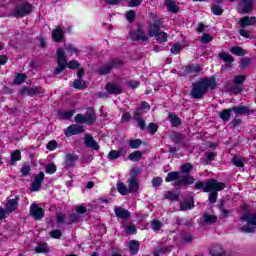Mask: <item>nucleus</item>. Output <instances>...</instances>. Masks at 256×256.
<instances>
[{"instance_id": "1", "label": "nucleus", "mask_w": 256, "mask_h": 256, "mask_svg": "<svg viewBox=\"0 0 256 256\" xmlns=\"http://www.w3.org/2000/svg\"><path fill=\"white\" fill-rule=\"evenodd\" d=\"M193 171V165L189 162L184 163L179 171L169 172L165 178L166 183L174 182V187H183L186 185H193L195 178L189 173Z\"/></svg>"}, {"instance_id": "2", "label": "nucleus", "mask_w": 256, "mask_h": 256, "mask_svg": "<svg viewBox=\"0 0 256 256\" xmlns=\"http://www.w3.org/2000/svg\"><path fill=\"white\" fill-rule=\"evenodd\" d=\"M217 85H219V83L215 77L201 78L199 81L192 84L190 95L192 99H203V95L207 94L209 89H217Z\"/></svg>"}, {"instance_id": "3", "label": "nucleus", "mask_w": 256, "mask_h": 256, "mask_svg": "<svg viewBox=\"0 0 256 256\" xmlns=\"http://www.w3.org/2000/svg\"><path fill=\"white\" fill-rule=\"evenodd\" d=\"M227 187V184L219 182L215 179H209L205 183L198 181L195 183L194 188L201 190L204 193H209V191H223Z\"/></svg>"}, {"instance_id": "4", "label": "nucleus", "mask_w": 256, "mask_h": 256, "mask_svg": "<svg viewBox=\"0 0 256 256\" xmlns=\"http://www.w3.org/2000/svg\"><path fill=\"white\" fill-rule=\"evenodd\" d=\"M139 173H141L139 168H134L130 172V178L128 179V191L130 193H137L139 191Z\"/></svg>"}, {"instance_id": "5", "label": "nucleus", "mask_w": 256, "mask_h": 256, "mask_svg": "<svg viewBox=\"0 0 256 256\" xmlns=\"http://www.w3.org/2000/svg\"><path fill=\"white\" fill-rule=\"evenodd\" d=\"M57 63L58 66L54 70V75H60V73H63L67 69V56L61 48L57 50Z\"/></svg>"}, {"instance_id": "6", "label": "nucleus", "mask_w": 256, "mask_h": 256, "mask_svg": "<svg viewBox=\"0 0 256 256\" xmlns=\"http://www.w3.org/2000/svg\"><path fill=\"white\" fill-rule=\"evenodd\" d=\"M151 17L153 19V23H150L148 26V35L149 37H155L159 31H161V27H163V22L161 19H157V16L154 14H151Z\"/></svg>"}, {"instance_id": "7", "label": "nucleus", "mask_w": 256, "mask_h": 256, "mask_svg": "<svg viewBox=\"0 0 256 256\" xmlns=\"http://www.w3.org/2000/svg\"><path fill=\"white\" fill-rule=\"evenodd\" d=\"M255 2L253 0H240L238 3V13L242 15H247V13H251L253 11V6Z\"/></svg>"}, {"instance_id": "8", "label": "nucleus", "mask_w": 256, "mask_h": 256, "mask_svg": "<svg viewBox=\"0 0 256 256\" xmlns=\"http://www.w3.org/2000/svg\"><path fill=\"white\" fill-rule=\"evenodd\" d=\"M31 11H33V6L31 4H19L13 15L14 17H25L26 15H29V13H31Z\"/></svg>"}, {"instance_id": "9", "label": "nucleus", "mask_w": 256, "mask_h": 256, "mask_svg": "<svg viewBox=\"0 0 256 256\" xmlns=\"http://www.w3.org/2000/svg\"><path fill=\"white\" fill-rule=\"evenodd\" d=\"M123 65V61L119 59L112 60L109 64H106L98 69L99 75H107L108 73H111V69H114V67H121Z\"/></svg>"}, {"instance_id": "10", "label": "nucleus", "mask_w": 256, "mask_h": 256, "mask_svg": "<svg viewBox=\"0 0 256 256\" xmlns=\"http://www.w3.org/2000/svg\"><path fill=\"white\" fill-rule=\"evenodd\" d=\"M130 38L133 41H142V43H147L149 41V35L143 32V28L139 27L137 30L130 32Z\"/></svg>"}, {"instance_id": "11", "label": "nucleus", "mask_w": 256, "mask_h": 256, "mask_svg": "<svg viewBox=\"0 0 256 256\" xmlns=\"http://www.w3.org/2000/svg\"><path fill=\"white\" fill-rule=\"evenodd\" d=\"M30 215L36 219V221H41V219L45 217V210L39 207V204L33 203L30 206Z\"/></svg>"}, {"instance_id": "12", "label": "nucleus", "mask_w": 256, "mask_h": 256, "mask_svg": "<svg viewBox=\"0 0 256 256\" xmlns=\"http://www.w3.org/2000/svg\"><path fill=\"white\" fill-rule=\"evenodd\" d=\"M84 145L88 149H92L93 151H99V143L96 142L95 138H93L91 134H86L84 138Z\"/></svg>"}, {"instance_id": "13", "label": "nucleus", "mask_w": 256, "mask_h": 256, "mask_svg": "<svg viewBox=\"0 0 256 256\" xmlns=\"http://www.w3.org/2000/svg\"><path fill=\"white\" fill-rule=\"evenodd\" d=\"M20 95H28L29 97H35V95H39L41 91L37 86L29 87L24 86L19 91Z\"/></svg>"}, {"instance_id": "14", "label": "nucleus", "mask_w": 256, "mask_h": 256, "mask_svg": "<svg viewBox=\"0 0 256 256\" xmlns=\"http://www.w3.org/2000/svg\"><path fill=\"white\" fill-rule=\"evenodd\" d=\"M45 180V173L40 172L38 175L34 177V182L31 185V191H39L41 189V185Z\"/></svg>"}, {"instance_id": "15", "label": "nucleus", "mask_w": 256, "mask_h": 256, "mask_svg": "<svg viewBox=\"0 0 256 256\" xmlns=\"http://www.w3.org/2000/svg\"><path fill=\"white\" fill-rule=\"evenodd\" d=\"M83 131H85L83 126H79L77 124H73V125H70L66 129L65 135H66V137H71V135H79V133H83Z\"/></svg>"}, {"instance_id": "16", "label": "nucleus", "mask_w": 256, "mask_h": 256, "mask_svg": "<svg viewBox=\"0 0 256 256\" xmlns=\"http://www.w3.org/2000/svg\"><path fill=\"white\" fill-rule=\"evenodd\" d=\"M114 213L118 219H123L124 221H127L131 217V212L123 207H116Z\"/></svg>"}, {"instance_id": "17", "label": "nucleus", "mask_w": 256, "mask_h": 256, "mask_svg": "<svg viewBox=\"0 0 256 256\" xmlns=\"http://www.w3.org/2000/svg\"><path fill=\"white\" fill-rule=\"evenodd\" d=\"M238 23H239L240 27H242V29H245V27L256 25V17L255 16H251V17L245 16V17H242Z\"/></svg>"}, {"instance_id": "18", "label": "nucleus", "mask_w": 256, "mask_h": 256, "mask_svg": "<svg viewBox=\"0 0 256 256\" xmlns=\"http://www.w3.org/2000/svg\"><path fill=\"white\" fill-rule=\"evenodd\" d=\"M17 207H19V198L10 199L7 201L4 210L7 213H13L14 211H17Z\"/></svg>"}, {"instance_id": "19", "label": "nucleus", "mask_w": 256, "mask_h": 256, "mask_svg": "<svg viewBox=\"0 0 256 256\" xmlns=\"http://www.w3.org/2000/svg\"><path fill=\"white\" fill-rule=\"evenodd\" d=\"M75 161H79V156L75 154H66L64 165L67 169L75 167Z\"/></svg>"}, {"instance_id": "20", "label": "nucleus", "mask_w": 256, "mask_h": 256, "mask_svg": "<svg viewBox=\"0 0 256 256\" xmlns=\"http://www.w3.org/2000/svg\"><path fill=\"white\" fill-rule=\"evenodd\" d=\"M195 207V203L192 197L184 199L183 202L180 203L179 211H189V209H193Z\"/></svg>"}, {"instance_id": "21", "label": "nucleus", "mask_w": 256, "mask_h": 256, "mask_svg": "<svg viewBox=\"0 0 256 256\" xmlns=\"http://www.w3.org/2000/svg\"><path fill=\"white\" fill-rule=\"evenodd\" d=\"M63 37H65V31H63V29L55 28L52 31V39L56 43H61V41H63Z\"/></svg>"}, {"instance_id": "22", "label": "nucleus", "mask_w": 256, "mask_h": 256, "mask_svg": "<svg viewBox=\"0 0 256 256\" xmlns=\"http://www.w3.org/2000/svg\"><path fill=\"white\" fill-rule=\"evenodd\" d=\"M209 253L211 256H223L225 255V250H223V247L219 244H214L210 247Z\"/></svg>"}, {"instance_id": "23", "label": "nucleus", "mask_w": 256, "mask_h": 256, "mask_svg": "<svg viewBox=\"0 0 256 256\" xmlns=\"http://www.w3.org/2000/svg\"><path fill=\"white\" fill-rule=\"evenodd\" d=\"M85 119H86V125H93V123H95L96 118H95V111L93 110V108H87Z\"/></svg>"}, {"instance_id": "24", "label": "nucleus", "mask_w": 256, "mask_h": 256, "mask_svg": "<svg viewBox=\"0 0 256 256\" xmlns=\"http://www.w3.org/2000/svg\"><path fill=\"white\" fill-rule=\"evenodd\" d=\"M165 5L169 11V13H179L180 7L173 0H166Z\"/></svg>"}, {"instance_id": "25", "label": "nucleus", "mask_w": 256, "mask_h": 256, "mask_svg": "<svg viewBox=\"0 0 256 256\" xmlns=\"http://www.w3.org/2000/svg\"><path fill=\"white\" fill-rule=\"evenodd\" d=\"M168 119H169L170 123L172 124V127H181V125L183 123L181 121V118H179V116H177V114L169 113Z\"/></svg>"}, {"instance_id": "26", "label": "nucleus", "mask_w": 256, "mask_h": 256, "mask_svg": "<svg viewBox=\"0 0 256 256\" xmlns=\"http://www.w3.org/2000/svg\"><path fill=\"white\" fill-rule=\"evenodd\" d=\"M106 91L110 93V95H119L122 93L121 87L111 83L106 85Z\"/></svg>"}, {"instance_id": "27", "label": "nucleus", "mask_w": 256, "mask_h": 256, "mask_svg": "<svg viewBox=\"0 0 256 256\" xmlns=\"http://www.w3.org/2000/svg\"><path fill=\"white\" fill-rule=\"evenodd\" d=\"M232 111L236 115H249V113H251V110L247 106L233 107Z\"/></svg>"}, {"instance_id": "28", "label": "nucleus", "mask_w": 256, "mask_h": 256, "mask_svg": "<svg viewBox=\"0 0 256 256\" xmlns=\"http://www.w3.org/2000/svg\"><path fill=\"white\" fill-rule=\"evenodd\" d=\"M171 141L178 145L179 143H183L185 141V135L179 133V132H173L170 136Z\"/></svg>"}, {"instance_id": "29", "label": "nucleus", "mask_w": 256, "mask_h": 256, "mask_svg": "<svg viewBox=\"0 0 256 256\" xmlns=\"http://www.w3.org/2000/svg\"><path fill=\"white\" fill-rule=\"evenodd\" d=\"M217 222V216L204 213L201 223L212 224Z\"/></svg>"}, {"instance_id": "30", "label": "nucleus", "mask_w": 256, "mask_h": 256, "mask_svg": "<svg viewBox=\"0 0 256 256\" xmlns=\"http://www.w3.org/2000/svg\"><path fill=\"white\" fill-rule=\"evenodd\" d=\"M142 158H143V152L141 151H134L128 155V159L130 161H133L134 163H137V161H141Z\"/></svg>"}, {"instance_id": "31", "label": "nucleus", "mask_w": 256, "mask_h": 256, "mask_svg": "<svg viewBox=\"0 0 256 256\" xmlns=\"http://www.w3.org/2000/svg\"><path fill=\"white\" fill-rule=\"evenodd\" d=\"M231 113H233V108L225 109L220 112L219 117L222 121H229L231 119Z\"/></svg>"}, {"instance_id": "32", "label": "nucleus", "mask_w": 256, "mask_h": 256, "mask_svg": "<svg viewBox=\"0 0 256 256\" xmlns=\"http://www.w3.org/2000/svg\"><path fill=\"white\" fill-rule=\"evenodd\" d=\"M117 191H118V193H120V195H124V196L131 193L129 191V188H127V186H125V184L123 182L117 183Z\"/></svg>"}, {"instance_id": "33", "label": "nucleus", "mask_w": 256, "mask_h": 256, "mask_svg": "<svg viewBox=\"0 0 256 256\" xmlns=\"http://www.w3.org/2000/svg\"><path fill=\"white\" fill-rule=\"evenodd\" d=\"M131 255H137L139 253V242L132 240L129 244Z\"/></svg>"}, {"instance_id": "34", "label": "nucleus", "mask_w": 256, "mask_h": 256, "mask_svg": "<svg viewBox=\"0 0 256 256\" xmlns=\"http://www.w3.org/2000/svg\"><path fill=\"white\" fill-rule=\"evenodd\" d=\"M27 81V76L25 74H16L13 85H21Z\"/></svg>"}, {"instance_id": "35", "label": "nucleus", "mask_w": 256, "mask_h": 256, "mask_svg": "<svg viewBox=\"0 0 256 256\" xmlns=\"http://www.w3.org/2000/svg\"><path fill=\"white\" fill-rule=\"evenodd\" d=\"M164 199H168L169 201H179V194L168 191L164 194Z\"/></svg>"}, {"instance_id": "36", "label": "nucleus", "mask_w": 256, "mask_h": 256, "mask_svg": "<svg viewBox=\"0 0 256 256\" xmlns=\"http://www.w3.org/2000/svg\"><path fill=\"white\" fill-rule=\"evenodd\" d=\"M73 87L75 89H85V87H87V83L85 80H83V78H78L73 82Z\"/></svg>"}, {"instance_id": "37", "label": "nucleus", "mask_w": 256, "mask_h": 256, "mask_svg": "<svg viewBox=\"0 0 256 256\" xmlns=\"http://www.w3.org/2000/svg\"><path fill=\"white\" fill-rule=\"evenodd\" d=\"M16 161H21V151L15 150L11 154V165H15Z\"/></svg>"}, {"instance_id": "38", "label": "nucleus", "mask_w": 256, "mask_h": 256, "mask_svg": "<svg viewBox=\"0 0 256 256\" xmlns=\"http://www.w3.org/2000/svg\"><path fill=\"white\" fill-rule=\"evenodd\" d=\"M35 251L36 253H49V246L47 245V243L39 244L35 248Z\"/></svg>"}, {"instance_id": "39", "label": "nucleus", "mask_w": 256, "mask_h": 256, "mask_svg": "<svg viewBox=\"0 0 256 256\" xmlns=\"http://www.w3.org/2000/svg\"><path fill=\"white\" fill-rule=\"evenodd\" d=\"M219 57L222 61H225L226 63H233V61H235V59H233V56L226 52L221 53Z\"/></svg>"}, {"instance_id": "40", "label": "nucleus", "mask_w": 256, "mask_h": 256, "mask_svg": "<svg viewBox=\"0 0 256 256\" xmlns=\"http://www.w3.org/2000/svg\"><path fill=\"white\" fill-rule=\"evenodd\" d=\"M79 221H81V215L75 212L70 215V219L67 221V224L71 225L72 223H77Z\"/></svg>"}, {"instance_id": "41", "label": "nucleus", "mask_w": 256, "mask_h": 256, "mask_svg": "<svg viewBox=\"0 0 256 256\" xmlns=\"http://www.w3.org/2000/svg\"><path fill=\"white\" fill-rule=\"evenodd\" d=\"M230 51L233 55H237L238 57H243L245 55V50L241 47H232Z\"/></svg>"}, {"instance_id": "42", "label": "nucleus", "mask_w": 256, "mask_h": 256, "mask_svg": "<svg viewBox=\"0 0 256 256\" xmlns=\"http://www.w3.org/2000/svg\"><path fill=\"white\" fill-rule=\"evenodd\" d=\"M119 157H121V152L117 151V150H111L108 153V159L109 161H115V159H119Z\"/></svg>"}, {"instance_id": "43", "label": "nucleus", "mask_w": 256, "mask_h": 256, "mask_svg": "<svg viewBox=\"0 0 256 256\" xmlns=\"http://www.w3.org/2000/svg\"><path fill=\"white\" fill-rule=\"evenodd\" d=\"M161 227H163V222H161L160 220H153L151 222V228L154 231H161Z\"/></svg>"}, {"instance_id": "44", "label": "nucleus", "mask_w": 256, "mask_h": 256, "mask_svg": "<svg viewBox=\"0 0 256 256\" xmlns=\"http://www.w3.org/2000/svg\"><path fill=\"white\" fill-rule=\"evenodd\" d=\"M157 129H159V125L156 123H150L147 127V131L150 135H155V133H157Z\"/></svg>"}, {"instance_id": "45", "label": "nucleus", "mask_w": 256, "mask_h": 256, "mask_svg": "<svg viewBox=\"0 0 256 256\" xmlns=\"http://www.w3.org/2000/svg\"><path fill=\"white\" fill-rule=\"evenodd\" d=\"M181 49H183V46H181L180 43H176L171 47L170 51L173 55H179V53H181Z\"/></svg>"}, {"instance_id": "46", "label": "nucleus", "mask_w": 256, "mask_h": 256, "mask_svg": "<svg viewBox=\"0 0 256 256\" xmlns=\"http://www.w3.org/2000/svg\"><path fill=\"white\" fill-rule=\"evenodd\" d=\"M73 113L74 112L71 111V110L60 112L59 113V118L64 119V120L71 119V117H73Z\"/></svg>"}, {"instance_id": "47", "label": "nucleus", "mask_w": 256, "mask_h": 256, "mask_svg": "<svg viewBox=\"0 0 256 256\" xmlns=\"http://www.w3.org/2000/svg\"><path fill=\"white\" fill-rule=\"evenodd\" d=\"M154 37L159 43H165V41H167V33L165 32H158Z\"/></svg>"}, {"instance_id": "48", "label": "nucleus", "mask_w": 256, "mask_h": 256, "mask_svg": "<svg viewBox=\"0 0 256 256\" xmlns=\"http://www.w3.org/2000/svg\"><path fill=\"white\" fill-rule=\"evenodd\" d=\"M211 41H213V36H211V34L208 33H204L200 38V42L203 44L211 43Z\"/></svg>"}, {"instance_id": "49", "label": "nucleus", "mask_w": 256, "mask_h": 256, "mask_svg": "<svg viewBox=\"0 0 256 256\" xmlns=\"http://www.w3.org/2000/svg\"><path fill=\"white\" fill-rule=\"evenodd\" d=\"M245 79H247V76L245 75H238L234 77V85H243L245 83Z\"/></svg>"}, {"instance_id": "50", "label": "nucleus", "mask_w": 256, "mask_h": 256, "mask_svg": "<svg viewBox=\"0 0 256 256\" xmlns=\"http://www.w3.org/2000/svg\"><path fill=\"white\" fill-rule=\"evenodd\" d=\"M141 139H135V140H130L129 145L131 149H139V146L142 145Z\"/></svg>"}, {"instance_id": "51", "label": "nucleus", "mask_w": 256, "mask_h": 256, "mask_svg": "<svg viewBox=\"0 0 256 256\" xmlns=\"http://www.w3.org/2000/svg\"><path fill=\"white\" fill-rule=\"evenodd\" d=\"M45 168H46V173H48L49 175H53V173L57 171V166L53 163L47 164Z\"/></svg>"}, {"instance_id": "52", "label": "nucleus", "mask_w": 256, "mask_h": 256, "mask_svg": "<svg viewBox=\"0 0 256 256\" xmlns=\"http://www.w3.org/2000/svg\"><path fill=\"white\" fill-rule=\"evenodd\" d=\"M219 209L221 211L222 217H227V215H229V211L225 209V200H221L219 204Z\"/></svg>"}, {"instance_id": "53", "label": "nucleus", "mask_w": 256, "mask_h": 256, "mask_svg": "<svg viewBox=\"0 0 256 256\" xmlns=\"http://www.w3.org/2000/svg\"><path fill=\"white\" fill-rule=\"evenodd\" d=\"M232 163L235 165V167H243L244 165L243 158L241 156L234 157L232 159Z\"/></svg>"}, {"instance_id": "54", "label": "nucleus", "mask_w": 256, "mask_h": 256, "mask_svg": "<svg viewBox=\"0 0 256 256\" xmlns=\"http://www.w3.org/2000/svg\"><path fill=\"white\" fill-rule=\"evenodd\" d=\"M211 11L214 15H223V8H221L219 5H213L211 7Z\"/></svg>"}, {"instance_id": "55", "label": "nucleus", "mask_w": 256, "mask_h": 256, "mask_svg": "<svg viewBox=\"0 0 256 256\" xmlns=\"http://www.w3.org/2000/svg\"><path fill=\"white\" fill-rule=\"evenodd\" d=\"M202 70L203 68H201L199 65L190 66L187 68L188 73H201Z\"/></svg>"}, {"instance_id": "56", "label": "nucleus", "mask_w": 256, "mask_h": 256, "mask_svg": "<svg viewBox=\"0 0 256 256\" xmlns=\"http://www.w3.org/2000/svg\"><path fill=\"white\" fill-rule=\"evenodd\" d=\"M65 50L68 51V53H70V55H73V53H75V55H79V49L75 48V46H73L71 44L66 46Z\"/></svg>"}, {"instance_id": "57", "label": "nucleus", "mask_w": 256, "mask_h": 256, "mask_svg": "<svg viewBox=\"0 0 256 256\" xmlns=\"http://www.w3.org/2000/svg\"><path fill=\"white\" fill-rule=\"evenodd\" d=\"M126 19L129 23L135 21V10H130L126 13Z\"/></svg>"}, {"instance_id": "58", "label": "nucleus", "mask_w": 256, "mask_h": 256, "mask_svg": "<svg viewBox=\"0 0 256 256\" xmlns=\"http://www.w3.org/2000/svg\"><path fill=\"white\" fill-rule=\"evenodd\" d=\"M74 121H75V123H87L85 115H83V114H77L74 117Z\"/></svg>"}, {"instance_id": "59", "label": "nucleus", "mask_w": 256, "mask_h": 256, "mask_svg": "<svg viewBox=\"0 0 256 256\" xmlns=\"http://www.w3.org/2000/svg\"><path fill=\"white\" fill-rule=\"evenodd\" d=\"M61 235H63V233L59 229L50 232V237H52L53 239H60Z\"/></svg>"}, {"instance_id": "60", "label": "nucleus", "mask_w": 256, "mask_h": 256, "mask_svg": "<svg viewBox=\"0 0 256 256\" xmlns=\"http://www.w3.org/2000/svg\"><path fill=\"white\" fill-rule=\"evenodd\" d=\"M46 148L48 149V151H55V149H57V141L55 140L49 141L48 144L46 145Z\"/></svg>"}, {"instance_id": "61", "label": "nucleus", "mask_w": 256, "mask_h": 256, "mask_svg": "<svg viewBox=\"0 0 256 256\" xmlns=\"http://www.w3.org/2000/svg\"><path fill=\"white\" fill-rule=\"evenodd\" d=\"M31 171V166L24 164L23 167L21 168V173L24 177H27Z\"/></svg>"}, {"instance_id": "62", "label": "nucleus", "mask_w": 256, "mask_h": 256, "mask_svg": "<svg viewBox=\"0 0 256 256\" xmlns=\"http://www.w3.org/2000/svg\"><path fill=\"white\" fill-rule=\"evenodd\" d=\"M163 183L162 177H155L152 179V185L153 187H160V185Z\"/></svg>"}, {"instance_id": "63", "label": "nucleus", "mask_w": 256, "mask_h": 256, "mask_svg": "<svg viewBox=\"0 0 256 256\" xmlns=\"http://www.w3.org/2000/svg\"><path fill=\"white\" fill-rule=\"evenodd\" d=\"M68 69H78L79 67V62L76 60H71L70 62L67 63Z\"/></svg>"}, {"instance_id": "64", "label": "nucleus", "mask_w": 256, "mask_h": 256, "mask_svg": "<svg viewBox=\"0 0 256 256\" xmlns=\"http://www.w3.org/2000/svg\"><path fill=\"white\" fill-rule=\"evenodd\" d=\"M143 3V0H130L128 2V7H139Z\"/></svg>"}]
</instances>
